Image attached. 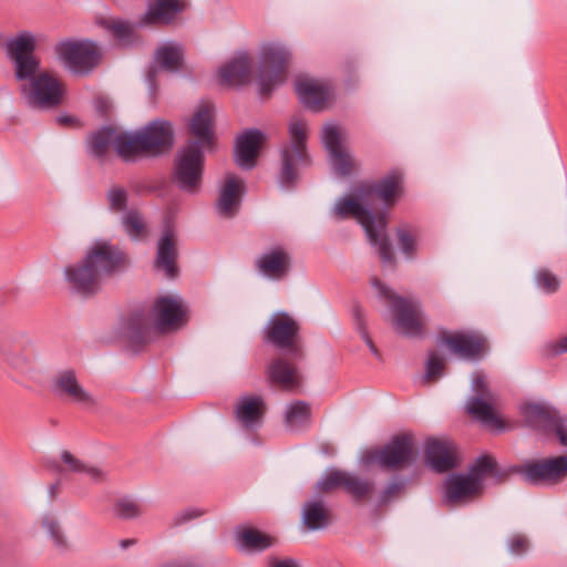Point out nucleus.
Returning a JSON list of instances; mask_svg holds the SVG:
<instances>
[{"label":"nucleus","instance_id":"nucleus-23","mask_svg":"<svg viewBox=\"0 0 567 567\" xmlns=\"http://www.w3.org/2000/svg\"><path fill=\"white\" fill-rule=\"evenodd\" d=\"M425 463L437 472L445 473L458 465L454 445L449 441L430 439L425 447Z\"/></svg>","mask_w":567,"mask_h":567},{"label":"nucleus","instance_id":"nucleus-61","mask_svg":"<svg viewBox=\"0 0 567 567\" xmlns=\"http://www.w3.org/2000/svg\"><path fill=\"white\" fill-rule=\"evenodd\" d=\"M270 567H298L296 561L291 558L282 560H274Z\"/></svg>","mask_w":567,"mask_h":567},{"label":"nucleus","instance_id":"nucleus-56","mask_svg":"<svg viewBox=\"0 0 567 567\" xmlns=\"http://www.w3.org/2000/svg\"><path fill=\"white\" fill-rule=\"evenodd\" d=\"M550 431H554L559 443L567 446V415L557 414Z\"/></svg>","mask_w":567,"mask_h":567},{"label":"nucleus","instance_id":"nucleus-34","mask_svg":"<svg viewBox=\"0 0 567 567\" xmlns=\"http://www.w3.org/2000/svg\"><path fill=\"white\" fill-rule=\"evenodd\" d=\"M466 474L478 483V487L482 491H484V481L487 477L491 476L496 482H501L505 477V472L498 467L497 462L489 455L478 456L470 465Z\"/></svg>","mask_w":567,"mask_h":567},{"label":"nucleus","instance_id":"nucleus-3","mask_svg":"<svg viewBox=\"0 0 567 567\" xmlns=\"http://www.w3.org/2000/svg\"><path fill=\"white\" fill-rule=\"evenodd\" d=\"M187 321V310L179 296L157 298L148 315L134 312L124 327V333L134 340L144 341L151 327L162 333L182 329Z\"/></svg>","mask_w":567,"mask_h":567},{"label":"nucleus","instance_id":"nucleus-50","mask_svg":"<svg viewBox=\"0 0 567 567\" xmlns=\"http://www.w3.org/2000/svg\"><path fill=\"white\" fill-rule=\"evenodd\" d=\"M444 372V359L436 352H431L425 362V374L423 379L425 381H433L443 375Z\"/></svg>","mask_w":567,"mask_h":567},{"label":"nucleus","instance_id":"nucleus-47","mask_svg":"<svg viewBox=\"0 0 567 567\" xmlns=\"http://www.w3.org/2000/svg\"><path fill=\"white\" fill-rule=\"evenodd\" d=\"M508 553L513 557H524L530 549V542L526 535L514 534L506 540Z\"/></svg>","mask_w":567,"mask_h":567},{"label":"nucleus","instance_id":"nucleus-29","mask_svg":"<svg viewBox=\"0 0 567 567\" xmlns=\"http://www.w3.org/2000/svg\"><path fill=\"white\" fill-rule=\"evenodd\" d=\"M266 413L265 401L261 396L245 395L235 406L237 421L246 430H254L261 425Z\"/></svg>","mask_w":567,"mask_h":567},{"label":"nucleus","instance_id":"nucleus-11","mask_svg":"<svg viewBox=\"0 0 567 567\" xmlns=\"http://www.w3.org/2000/svg\"><path fill=\"white\" fill-rule=\"evenodd\" d=\"M522 478L536 486H553L567 476V455L529 461L517 470Z\"/></svg>","mask_w":567,"mask_h":567},{"label":"nucleus","instance_id":"nucleus-39","mask_svg":"<svg viewBox=\"0 0 567 567\" xmlns=\"http://www.w3.org/2000/svg\"><path fill=\"white\" fill-rule=\"evenodd\" d=\"M241 187V181L236 177H230L226 181L218 199L221 213H229L236 207L239 203Z\"/></svg>","mask_w":567,"mask_h":567},{"label":"nucleus","instance_id":"nucleus-49","mask_svg":"<svg viewBox=\"0 0 567 567\" xmlns=\"http://www.w3.org/2000/svg\"><path fill=\"white\" fill-rule=\"evenodd\" d=\"M3 360L13 369L20 372H27L31 367V359L29 355L21 353L19 350H6L3 352Z\"/></svg>","mask_w":567,"mask_h":567},{"label":"nucleus","instance_id":"nucleus-2","mask_svg":"<svg viewBox=\"0 0 567 567\" xmlns=\"http://www.w3.org/2000/svg\"><path fill=\"white\" fill-rule=\"evenodd\" d=\"M125 255L115 245L104 239L94 240L82 261L64 269L72 290L89 296L99 291L104 278L115 274L124 264Z\"/></svg>","mask_w":567,"mask_h":567},{"label":"nucleus","instance_id":"nucleus-22","mask_svg":"<svg viewBox=\"0 0 567 567\" xmlns=\"http://www.w3.org/2000/svg\"><path fill=\"white\" fill-rule=\"evenodd\" d=\"M265 140V134L257 128H250L240 134L235 144L236 164L243 169L254 168Z\"/></svg>","mask_w":567,"mask_h":567},{"label":"nucleus","instance_id":"nucleus-40","mask_svg":"<svg viewBox=\"0 0 567 567\" xmlns=\"http://www.w3.org/2000/svg\"><path fill=\"white\" fill-rule=\"evenodd\" d=\"M121 224L126 235L134 241L148 237L150 229L143 215H124Z\"/></svg>","mask_w":567,"mask_h":567},{"label":"nucleus","instance_id":"nucleus-28","mask_svg":"<svg viewBox=\"0 0 567 567\" xmlns=\"http://www.w3.org/2000/svg\"><path fill=\"white\" fill-rule=\"evenodd\" d=\"M451 352L465 360L477 359L484 347V338L476 332H455L444 338Z\"/></svg>","mask_w":567,"mask_h":567},{"label":"nucleus","instance_id":"nucleus-63","mask_svg":"<svg viewBox=\"0 0 567 567\" xmlns=\"http://www.w3.org/2000/svg\"><path fill=\"white\" fill-rule=\"evenodd\" d=\"M133 544H135L134 539H123V540H121L120 546H121V548L126 549L127 547L132 546Z\"/></svg>","mask_w":567,"mask_h":567},{"label":"nucleus","instance_id":"nucleus-54","mask_svg":"<svg viewBox=\"0 0 567 567\" xmlns=\"http://www.w3.org/2000/svg\"><path fill=\"white\" fill-rule=\"evenodd\" d=\"M406 481L403 478H393L389 482L386 487L382 491L379 497V504L383 505L389 503L393 497H395L405 486Z\"/></svg>","mask_w":567,"mask_h":567},{"label":"nucleus","instance_id":"nucleus-60","mask_svg":"<svg viewBox=\"0 0 567 567\" xmlns=\"http://www.w3.org/2000/svg\"><path fill=\"white\" fill-rule=\"evenodd\" d=\"M159 567H197V566L190 560H173V561L165 563Z\"/></svg>","mask_w":567,"mask_h":567},{"label":"nucleus","instance_id":"nucleus-31","mask_svg":"<svg viewBox=\"0 0 567 567\" xmlns=\"http://www.w3.org/2000/svg\"><path fill=\"white\" fill-rule=\"evenodd\" d=\"M155 3L148 7V10L143 17L144 24L163 23L168 24L173 22L177 14L187 8L185 0H154Z\"/></svg>","mask_w":567,"mask_h":567},{"label":"nucleus","instance_id":"nucleus-18","mask_svg":"<svg viewBox=\"0 0 567 567\" xmlns=\"http://www.w3.org/2000/svg\"><path fill=\"white\" fill-rule=\"evenodd\" d=\"M178 256L175 234V221L172 215H167L163 224V233L157 243L155 268L167 278L177 275L176 259Z\"/></svg>","mask_w":567,"mask_h":567},{"label":"nucleus","instance_id":"nucleus-7","mask_svg":"<svg viewBox=\"0 0 567 567\" xmlns=\"http://www.w3.org/2000/svg\"><path fill=\"white\" fill-rule=\"evenodd\" d=\"M354 190L367 206L380 204L383 209H391L404 195V177L393 171L375 182H360Z\"/></svg>","mask_w":567,"mask_h":567},{"label":"nucleus","instance_id":"nucleus-43","mask_svg":"<svg viewBox=\"0 0 567 567\" xmlns=\"http://www.w3.org/2000/svg\"><path fill=\"white\" fill-rule=\"evenodd\" d=\"M368 207L353 189V195L344 196L337 203L333 213H372Z\"/></svg>","mask_w":567,"mask_h":567},{"label":"nucleus","instance_id":"nucleus-19","mask_svg":"<svg viewBox=\"0 0 567 567\" xmlns=\"http://www.w3.org/2000/svg\"><path fill=\"white\" fill-rule=\"evenodd\" d=\"M50 546L60 555H65L73 549V543L63 527L61 517L56 511H47L40 514L35 523Z\"/></svg>","mask_w":567,"mask_h":567},{"label":"nucleus","instance_id":"nucleus-20","mask_svg":"<svg viewBox=\"0 0 567 567\" xmlns=\"http://www.w3.org/2000/svg\"><path fill=\"white\" fill-rule=\"evenodd\" d=\"M478 483L466 473L449 474L444 481L443 502L446 505H463L480 496Z\"/></svg>","mask_w":567,"mask_h":567},{"label":"nucleus","instance_id":"nucleus-17","mask_svg":"<svg viewBox=\"0 0 567 567\" xmlns=\"http://www.w3.org/2000/svg\"><path fill=\"white\" fill-rule=\"evenodd\" d=\"M145 157H157L167 153L174 145V128L171 122L154 120L138 130Z\"/></svg>","mask_w":567,"mask_h":567},{"label":"nucleus","instance_id":"nucleus-14","mask_svg":"<svg viewBox=\"0 0 567 567\" xmlns=\"http://www.w3.org/2000/svg\"><path fill=\"white\" fill-rule=\"evenodd\" d=\"M348 217L349 215H337ZM358 224L362 226L367 238L373 246L384 266H393L395 258L392 245L386 233V215H352Z\"/></svg>","mask_w":567,"mask_h":567},{"label":"nucleus","instance_id":"nucleus-15","mask_svg":"<svg viewBox=\"0 0 567 567\" xmlns=\"http://www.w3.org/2000/svg\"><path fill=\"white\" fill-rule=\"evenodd\" d=\"M51 392L60 400L81 406L95 404L94 396L83 386L78 372L73 368L56 371L50 382Z\"/></svg>","mask_w":567,"mask_h":567},{"label":"nucleus","instance_id":"nucleus-21","mask_svg":"<svg viewBox=\"0 0 567 567\" xmlns=\"http://www.w3.org/2000/svg\"><path fill=\"white\" fill-rule=\"evenodd\" d=\"M258 272L270 280L284 279L291 269V255L282 246H274L260 254L255 260Z\"/></svg>","mask_w":567,"mask_h":567},{"label":"nucleus","instance_id":"nucleus-51","mask_svg":"<svg viewBox=\"0 0 567 567\" xmlns=\"http://www.w3.org/2000/svg\"><path fill=\"white\" fill-rule=\"evenodd\" d=\"M536 286L546 293H554L559 288V279L546 269H540L535 274Z\"/></svg>","mask_w":567,"mask_h":567},{"label":"nucleus","instance_id":"nucleus-45","mask_svg":"<svg viewBox=\"0 0 567 567\" xmlns=\"http://www.w3.org/2000/svg\"><path fill=\"white\" fill-rule=\"evenodd\" d=\"M114 514L118 518L132 519L142 514L140 504L131 497H121L114 504Z\"/></svg>","mask_w":567,"mask_h":567},{"label":"nucleus","instance_id":"nucleus-57","mask_svg":"<svg viewBox=\"0 0 567 567\" xmlns=\"http://www.w3.org/2000/svg\"><path fill=\"white\" fill-rule=\"evenodd\" d=\"M200 515H202V512L198 509H194V508L185 509V511L177 513L174 516V524L182 525V524L187 523L194 518L199 517Z\"/></svg>","mask_w":567,"mask_h":567},{"label":"nucleus","instance_id":"nucleus-48","mask_svg":"<svg viewBox=\"0 0 567 567\" xmlns=\"http://www.w3.org/2000/svg\"><path fill=\"white\" fill-rule=\"evenodd\" d=\"M322 143L329 155L343 148L341 144L340 131L336 125H326L322 131Z\"/></svg>","mask_w":567,"mask_h":567},{"label":"nucleus","instance_id":"nucleus-46","mask_svg":"<svg viewBox=\"0 0 567 567\" xmlns=\"http://www.w3.org/2000/svg\"><path fill=\"white\" fill-rule=\"evenodd\" d=\"M99 23L117 40H126L134 32L133 27L122 20L102 19Z\"/></svg>","mask_w":567,"mask_h":567},{"label":"nucleus","instance_id":"nucleus-42","mask_svg":"<svg viewBox=\"0 0 567 567\" xmlns=\"http://www.w3.org/2000/svg\"><path fill=\"white\" fill-rule=\"evenodd\" d=\"M343 488L357 499L364 498L372 489V484L354 474L346 472Z\"/></svg>","mask_w":567,"mask_h":567},{"label":"nucleus","instance_id":"nucleus-12","mask_svg":"<svg viewBox=\"0 0 567 567\" xmlns=\"http://www.w3.org/2000/svg\"><path fill=\"white\" fill-rule=\"evenodd\" d=\"M54 51L59 59L78 74L91 72L101 56L97 47L90 41H61L55 45Z\"/></svg>","mask_w":567,"mask_h":567},{"label":"nucleus","instance_id":"nucleus-24","mask_svg":"<svg viewBox=\"0 0 567 567\" xmlns=\"http://www.w3.org/2000/svg\"><path fill=\"white\" fill-rule=\"evenodd\" d=\"M295 90L301 103L312 111L323 110L330 96L327 85L302 75L296 79Z\"/></svg>","mask_w":567,"mask_h":567},{"label":"nucleus","instance_id":"nucleus-36","mask_svg":"<svg viewBox=\"0 0 567 567\" xmlns=\"http://www.w3.org/2000/svg\"><path fill=\"white\" fill-rule=\"evenodd\" d=\"M310 417V405L305 401H295L287 405L284 421L290 431H299L309 425Z\"/></svg>","mask_w":567,"mask_h":567},{"label":"nucleus","instance_id":"nucleus-32","mask_svg":"<svg viewBox=\"0 0 567 567\" xmlns=\"http://www.w3.org/2000/svg\"><path fill=\"white\" fill-rule=\"evenodd\" d=\"M267 372L271 382L285 391L295 392L301 386V377L297 368L284 359L274 360Z\"/></svg>","mask_w":567,"mask_h":567},{"label":"nucleus","instance_id":"nucleus-59","mask_svg":"<svg viewBox=\"0 0 567 567\" xmlns=\"http://www.w3.org/2000/svg\"><path fill=\"white\" fill-rule=\"evenodd\" d=\"M60 488H61V482L60 481H56L52 484L49 485L48 487V497L49 499L52 502V501H55L58 495L60 494Z\"/></svg>","mask_w":567,"mask_h":567},{"label":"nucleus","instance_id":"nucleus-41","mask_svg":"<svg viewBox=\"0 0 567 567\" xmlns=\"http://www.w3.org/2000/svg\"><path fill=\"white\" fill-rule=\"evenodd\" d=\"M398 246L406 259L414 258L417 250V235L409 225H402L396 229Z\"/></svg>","mask_w":567,"mask_h":567},{"label":"nucleus","instance_id":"nucleus-37","mask_svg":"<svg viewBox=\"0 0 567 567\" xmlns=\"http://www.w3.org/2000/svg\"><path fill=\"white\" fill-rule=\"evenodd\" d=\"M115 136V130L111 126H104L97 132H94L89 140L90 153L97 159H104L109 147L111 145L113 146Z\"/></svg>","mask_w":567,"mask_h":567},{"label":"nucleus","instance_id":"nucleus-16","mask_svg":"<svg viewBox=\"0 0 567 567\" xmlns=\"http://www.w3.org/2000/svg\"><path fill=\"white\" fill-rule=\"evenodd\" d=\"M300 327L298 321L285 311L274 313L264 331L265 340L278 349L295 351Z\"/></svg>","mask_w":567,"mask_h":567},{"label":"nucleus","instance_id":"nucleus-44","mask_svg":"<svg viewBox=\"0 0 567 567\" xmlns=\"http://www.w3.org/2000/svg\"><path fill=\"white\" fill-rule=\"evenodd\" d=\"M331 164L339 176H349L355 168V163L352 156L344 150L341 148L338 152L330 155Z\"/></svg>","mask_w":567,"mask_h":567},{"label":"nucleus","instance_id":"nucleus-62","mask_svg":"<svg viewBox=\"0 0 567 567\" xmlns=\"http://www.w3.org/2000/svg\"><path fill=\"white\" fill-rule=\"evenodd\" d=\"M56 122L61 125V126H70L72 124H74L76 122V120L72 116H69V115H62V116H58L56 117Z\"/></svg>","mask_w":567,"mask_h":567},{"label":"nucleus","instance_id":"nucleus-52","mask_svg":"<svg viewBox=\"0 0 567 567\" xmlns=\"http://www.w3.org/2000/svg\"><path fill=\"white\" fill-rule=\"evenodd\" d=\"M352 316L355 323V329L358 330V332L360 333V336L362 337L371 352L377 355L378 351L367 331L365 313L363 309L360 306L355 305L352 309Z\"/></svg>","mask_w":567,"mask_h":567},{"label":"nucleus","instance_id":"nucleus-5","mask_svg":"<svg viewBox=\"0 0 567 567\" xmlns=\"http://www.w3.org/2000/svg\"><path fill=\"white\" fill-rule=\"evenodd\" d=\"M378 295L389 302L393 313V326L398 333L406 337H417L422 333L424 324L423 312L419 301L396 296L379 279L372 280Z\"/></svg>","mask_w":567,"mask_h":567},{"label":"nucleus","instance_id":"nucleus-38","mask_svg":"<svg viewBox=\"0 0 567 567\" xmlns=\"http://www.w3.org/2000/svg\"><path fill=\"white\" fill-rule=\"evenodd\" d=\"M155 60L167 71H177L183 63V51L179 45L165 44L156 50Z\"/></svg>","mask_w":567,"mask_h":567},{"label":"nucleus","instance_id":"nucleus-25","mask_svg":"<svg viewBox=\"0 0 567 567\" xmlns=\"http://www.w3.org/2000/svg\"><path fill=\"white\" fill-rule=\"evenodd\" d=\"M331 522V511L323 497L316 495L302 505L301 524L307 532L326 529Z\"/></svg>","mask_w":567,"mask_h":567},{"label":"nucleus","instance_id":"nucleus-13","mask_svg":"<svg viewBox=\"0 0 567 567\" xmlns=\"http://www.w3.org/2000/svg\"><path fill=\"white\" fill-rule=\"evenodd\" d=\"M28 102L39 109H54L63 101L64 87L61 81L48 71L40 72L29 89H24Z\"/></svg>","mask_w":567,"mask_h":567},{"label":"nucleus","instance_id":"nucleus-4","mask_svg":"<svg viewBox=\"0 0 567 567\" xmlns=\"http://www.w3.org/2000/svg\"><path fill=\"white\" fill-rule=\"evenodd\" d=\"M290 142L281 148V167L279 183L284 187H292L299 178V171L310 165L307 152V123L301 118H293L288 126Z\"/></svg>","mask_w":567,"mask_h":567},{"label":"nucleus","instance_id":"nucleus-35","mask_svg":"<svg viewBox=\"0 0 567 567\" xmlns=\"http://www.w3.org/2000/svg\"><path fill=\"white\" fill-rule=\"evenodd\" d=\"M239 550L262 551L275 545V538L254 528H245L236 534Z\"/></svg>","mask_w":567,"mask_h":567},{"label":"nucleus","instance_id":"nucleus-8","mask_svg":"<svg viewBox=\"0 0 567 567\" xmlns=\"http://www.w3.org/2000/svg\"><path fill=\"white\" fill-rule=\"evenodd\" d=\"M471 389L473 396L466 402V411L483 425L503 430L504 425L495 413L497 395L489 389L486 378L482 373L472 377Z\"/></svg>","mask_w":567,"mask_h":567},{"label":"nucleus","instance_id":"nucleus-10","mask_svg":"<svg viewBox=\"0 0 567 567\" xmlns=\"http://www.w3.org/2000/svg\"><path fill=\"white\" fill-rule=\"evenodd\" d=\"M414 461V441L405 434L393 437L381 449L371 450L365 456V463H375L382 470H398Z\"/></svg>","mask_w":567,"mask_h":567},{"label":"nucleus","instance_id":"nucleus-1","mask_svg":"<svg viewBox=\"0 0 567 567\" xmlns=\"http://www.w3.org/2000/svg\"><path fill=\"white\" fill-rule=\"evenodd\" d=\"M214 107L203 104L189 122V133L196 140L188 141L174 158L173 182L179 189L195 194L199 192L204 173V151L214 147Z\"/></svg>","mask_w":567,"mask_h":567},{"label":"nucleus","instance_id":"nucleus-30","mask_svg":"<svg viewBox=\"0 0 567 567\" xmlns=\"http://www.w3.org/2000/svg\"><path fill=\"white\" fill-rule=\"evenodd\" d=\"M60 456L66 468H62L55 461H49L47 466L52 472L63 473L68 471L76 474H85L94 482H102L106 477V473L101 467L86 464L69 451L61 452Z\"/></svg>","mask_w":567,"mask_h":567},{"label":"nucleus","instance_id":"nucleus-27","mask_svg":"<svg viewBox=\"0 0 567 567\" xmlns=\"http://www.w3.org/2000/svg\"><path fill=\"white\" fill-rule=\"evenodd\" d=\"M519 412L528 426L549 432L555 423L558 411L546 402H526L520 404Z\"/></svg>","mask_w":567,"mask_h":567},{"label":"nucleus","instance_id":"nucleus-55","mask_svg":"<svg viewBox=\"0 0 567 567\" xmlns=\"http://www.w3.org/2000/svg\"><path fill=\"white\" fill-rule=\"evenodd\" d=\"M107 199L112 209L124 210L127 203V192L123 187H113L107 193Z\"/></svg>","mask_w":567,"mask_h":567},{"label":"nucleus","instance_id":"nucleus-53","mask_svg":"<svg viewBox=\"0 0 567 567\" xmlns=\"http://www.w3.org/2000/svg\"><path fill=\"white\" fill-rule=\"evenodd\" d=\"M344 471H330L327 472L317 483V487L320 491L329 492L332 491L339 486L343 487V481H344Z\"/></svg>","mask_w":567,"mask_h":567},{"label":"nucleus","instance_id":"nucleus-58","mask_svg":"<svg viewBox=\"0 0 567 567\" xmlns=\"http://www.w3.org/2000/svg\"><path fill=\"white\" fill-rule=\"evenodd\" d=\"M551 355H560L567 352V337L555 340L548 344Z\"/></svg>","mask_w":567,"mask_h":567},{"label":"nucleus","instance_id":"nucleus-26","mask_svg":"<svg viewBox=\"0 0 567 567\" xmlns=\"http://www.w3.org/2000/svg\"><path fill=\"white\" fill-rule=\"evenodd\" d=\"M252 61L249 54L240 53L219 69V82L227 86L244 85L249 82Z\"/></svg>","mask_w":567,"mask_h":567},{"label":"nucleus","instance_id":"nucleus-33","mask_svg":"<svg viewBox=\"0 0 567 567\" xmlns=\"http://www.w3.org/2000/svg\"><path fill=\"white\" fill-rule=\"evenodd\" d=\"M116 154L124 162H133L138 157H145V150L138 131L135 133L116 134L113 141Z\"/></svg>","mask_w":567,"mask_h":567},{"label":"nucleus","instance_id":"nucleus-6","mask_svg":"<svg viewBox=\"0 0 567 567\" xmlns=\"http://www.w3.org/2000/svg\"><path fill=\"white\" fill-rule=\"evenodd\" d=\"M290 58L289 50L282 44L267 43L262 45L257 75L261 96L268 97L278 85L285 82Z\"/></svg>","mask_w":567,"mask_h":567},{"label":"nucleus","instance_id":"nucleus-9","mask_svg":"<svg viewBox=\"0 0 567 567\" xmlns=\"http://www.w3.org/2000/svg\"><path fill=\"white\" fill-rule=\"evenodd\" d=\"M35 48V38L28 31L7 41V54L14 64V76L18 81L32 82L39 74L40 59L34 54Z\"/></svg>","mask_w":567,"mask_h":567}]
</instances>
